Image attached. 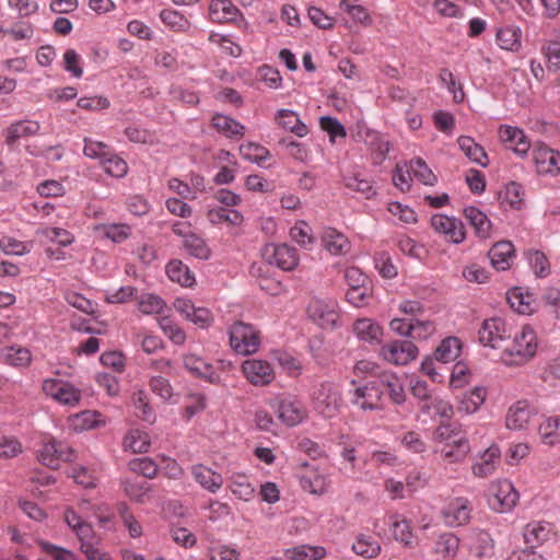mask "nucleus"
Segmentation results:
<instances>
[{
  "label": "nucleus",
  "instance_id": "nucleus-31",
  "mask_svg": "<svg viewBox=\"0 0 560 560\" xmlns=\"http://www.w3.org/2000/svg\"><path fill=\"white\" fill-rule=\"evenodd\" d=\"M358 137L362 139L365 144L378 155L380 160H384L389 152L390 144L384 140L382 136L374 130L364 129L358 132Z\"/></svg>",
  "mask_w": 560,
  "mask_h": 560
},
{
  "label": "nucleus",
  "instance_id": "nucleus-57",
  "mask_svg": "<svg viewBox=\"0 0 560 560\" xmlns=\"http://www.w3.org/2000/svg\"><path fill=\"white\" fill-rule=\"evenodd\" d=\"M230 489L234 495L244 501L250 500L255 491L245 476H236L233 478Z\"/></svg>",
  "mask_w": 560,
  "mask_h": 560
},
{
  "label": "nucleus",
  "instance_id": "nucleus-51",
  "mask_svg": "<svg viewBox=\"0 0 560 560\" xmlns=\"http://www.w3.org/2000/svg\"><path fill=\"white\" fill-rule=\"evenodd\" d=\"M527 259L537 277L545 278L549 275L550 266L544 253L539 250H529L527 253Z\"/></svg>",
  "mask_w": 560,
  "mask_h": 560
},
{
  "label": "nucleus",
  "instance_id": "nucleus-12",
  "mask_svg": "<svg viewBox=\"0 0 560 560\" xmlns=\"http://www.w3.org/2000/svg\"><path fill=\"white\" fill-rule=\"evenodd\" d=\"M431 226L439 233L445 234L452 243L459 244L465 240L466 232L462 221L444 214H434Z\"/></svg>",
  "mask_w": 560,
  "mask_h": 560
},
{
  "label": "nucleus",
  "instance_id": "nucleus-11",
  "mask_svg": "<svg viewBox=\"0 0 560 560\" xmlns=\"http://www.w3.org/2000/svg\"><path fill=\"white\" fill-rule=\"evenodd\" d=\"M43 390L62 405L74 406L80 401L81 394L73 385L61 380H46Z\"/></svg>",
  "mask_w": 560,
  "mask_h": 560
},
{
  "label": "nucleus",
  "instance_id": "nucleus-1",
  "mask_svg": "<svg viewBox=\"0 0 560 560\" xmlns=\"http://www.w3.org/2000/svg\"><path fill=\"white\" fill-rule=\"evenodd\" d=\"M537 349L536 334L529 326H524L514 336L513 341L503 349L502 359L508 365H522L532 359Z\"/></svg>",
  "mask_w": 560,
  "mask_h": 560
},
{
  "label": "nucleus",
  "instance_id": "nucleus-28",
  "mask_svg": "<svg viewBox=\"0 0 560 560\" xmlns=\"http://www.w3.org/2000/svg\"><path fill=\"white\" fill-rule=\"evenodd\" d=\"M322 238L325 248L332 255L346 254L349 250L350 244L348 238L332 228L326 229Z\"/></svg>",
  "mask_w": 560,
  "mask_h": 560
},
{
  "label": "nucleus",
  "instance_id": "nucleus-3",
  "mask_svg": "<svg viewBox=\"0 0 560 560\" xmlns=\"http://www.w3.org/2000/svg\"><path fill=\"white\" fill-rule=\"evenodd\" d=\"M520 499L517 490L509 480H500L492 483L488 503L490 508L499 513L510 512Z\"/></svg>",
  "mask_w": 560,
  "mask_h": 560
},
{
  "label": "nucleus",
  "instance_id": "nucleus-39",
  "mask_svg": "<svg viewBox=\"0 0 560 560\" xmlns=\"http://www.w3.org/2000/svg\"><path fill=\"white\" fill-rule=\"evenodd\" d=\"M459 548V538L453 533H444L435 541V553L442 558H454Z\"/></svg>",
  "mask_w": 560,
  "mask_h": 560
},
{
  "label": "nucleus",
  "instance_id": "nucleus-17",
  "mask_svg": "<svg viewBox=\"0 0 560 560\" xmlns=\"http://www.w3.org/2000/svg\"><path fill=\"white\" fill-rule=\"evenodd\" d=\"M534 413L527 400H518L508 411L506 427L511 430H523Z\"/></svg>",
  "mask_w": 560,
  "mask_h": 560
},
{
  "label": "nucleus",
  "instance_id": "nucleus-30",
  "mask_svg": "<svg viewBox=\"0 0 560 560\" xmlns=\"http://www.w3.org/2000/svg\"><path fill=\"white\" fill-rule=\"evenodd\" d=\"M279 125L290 130L298 137H305L308 133L307 126L300 119L299 115L290 109H279L278 115Z\"/></svg>",
  "mask_w": 560,
  "mask_h": 560
},
{
  "label": "nucleus",
  "instance_id": "nucleus-9",
  "mask_svg": "<svg viewBox=\"0 0 560 560\" xmlns=\"http://www.w3.org/2000/svg\"><path fill=\"white\" fill-rule=\"evenodd\" d=\"M271 407L277 410L278 418L289 427L299 424L305 416L301 401L290 396L276 398Z\"/></svg>",
  "mask_w": 560,
  "mask_h": 560
},
{
  "label": "nucleus",
  "instance_id": "nucleus-27",
  "mask_svg": "<svg viewBox=\"0 0 560 560\" xmlns=\"http://www.w3.org/2000/svg\"><path fill=\"white\" fill-rule=\"evenodd\" d=\"M40 126L34 120H19L10 125L7 129L5 143L13 145L19 139L36 135Z\"/></svg>",
  "mask_w": 560,
  "mask_h": 560
},
{
  "label": "nucleus",
  "instance_id": "nucleus-25",
  "mask_svg": "<svg viewBox=\"0 0 560 560\" xmlns=\"http://www.w3.org/2000/svg\"><path fill=\"white\" fill-rule=\"evenodd\" d=\"M469 550L475 557L481 559L489 557L493 550V540L486 530H474L468 537Z\"/></svg>",
  "mask_w": 560,
  "mask_h": 560
},
{
  "label": "nucleus",
  "instance_id": "nucleus-32",
  "mask_svg": "<svg viewBox=\"0 0 560 560\" xmlns=\"http://www.w3.org/2000/svg\"><path fill=\"white\" fill-rule=\"evenodd\" d=\"M462 350L460 340L456 337H447L435 349L433 357L434 360L447 363L457 359Z\"/></svg>",
  "mask_w": 560,
  "mask_h": 560
},
{
  "label": "nucleus",
  "instance_id": "nucleus-18",
  "mask_svg": "<svg viewBox=\"0 0 560 560\" xmlns=\"http://www.w3.org/2000/svg\"><path fill=\"white\" fill-rule=\"evenodd\" d=\"M538 173L558 174L560 172V152L541 147L534 153Z\"/></svg>",
  "mask_w": 560,
  "mask_h": 560
},
{
  "label": "nucleus",
  "instance_id": "nucleus-15",
  "mask_svg": "<svg viewBox=\"0 0 560 560\" xmlns=\"http://www.w3.org/2000/svg\"><path fill=\"white\" fill-rule=\"evenodd\" d=\"M488 256L494 269L505 271L515 256L514 245L510 241H500L490 248Z\"/></svg>",
  "mask_w": 560,
  "mask_h": 560
},
{
  "label": "nucleus",
  "instance_id": "nucleus-53",
  "mask_svg": "<svg viewBox=\"0 0 560 560\" xmlns=\"http://www.w3.org/2000/svg\"><path fill=\"white\" fill-rule=\"evenodd\" d=\"M374 265L383 278L393 279L397 276V268L393 264L389 254L386 252L375 254Z\"/></svg>",
  "mask_w": 560,
  "mask_h": 560
},
{
  "label": "nucleus",
  "instance_id": "nucleus-36",
  "mask_svg": "<svg viewBox=\"0 0 560 560\" xmlns=\"http://www.w3.org/2000/svg\"><path fill=\"white\" fill-rule=\"evenodd\" d=\"M168 278L178 282L183 287H191L195 282V277L189 268L179 260L170 261L166 267Z\"/></svg>",
  "mask_w": 560,
  "mask_h": 560
},
{
  "label": "nucleus",
  "instance_id": "nucleus-10",
  "mask_svg": "<svg viewBox=\"0 0 560 560\" xmlns=\"http://www.w3.org/2000/svg\"><path fill=\"white\" fill-rule=\"evenodd\" d=\"M307 314L317 325L325 329L335 328L339 317L334 301L325 302L318 299H314L308 303Z\"/></svg>",
  "mask_w": 560,
  "mask_h": 560
},
{
  "label": "nucleus",
  "instance_id": "nucleus-44",
  "mask_svg": "<svg viewBox=\"0 0 560 560\" xmlns=\"http://www.w3.org/2000/svg\"><path fill=\"white\" fill-rule=\"evenodd\" d=\"M390 527L393 532V537L402 542L405 546H411V525L410 522L406 518H399L398 515H394L390 517Z\"/></svg>",
  "mask_w": 560,
  "mask_h": 560
},
{
  "label": "nucleus",
  "instance_id": "nucleus-54",
  "mask_svg": "<svg viewBox=\"0 0 560 560\" xmlns=\"http://www.w3.org/2000/svg\"><path fill=\"white\" fill-rule=\"evenodd\" d=\"M130 470L152 479L158 474V465L149 457L135 458L129 462Z\"/></svg>",
  "mask_w": 560,
  "mask_h": 560
},
{
  "label": "nucleus",
  "instance_id": "nucleus-63",
  "mask_svg": "<svg viewBox=\"0 0 560 560\" xmlns=\"http://www.w3.org/2000/svg\"><path fill=\"white\" fill-rule=\"evenodd\" d=\"M126 448L132 451V453H145L149 450V442L147 436L141 435L139 431L130 432L124 441Z\"/></svg>",
  "mask_w": 560,
  "mask_h": 560
},
{
  "label": "nucleus",
  "instance_id": "nucleus-38",
  "mask_svg": "<svg viewBox=\"0 0 560 560\" xmlns=\"http://www.w3.org/2000/svg\"><path fill=\"white\" fill-rule=\"evenodd\" d=\"M212 126L226 137L243 136L245 129L238 121L222 114L212 117Z\"/></svg>",
  "mask_w": 560,
  "mask_h": 560
},
{
  "label": "nucleus",
  "instance_id": "nucleus-37",
  "mask_svg": "<svg viewBox=\"0 0 560 560\" xmlns=\"http://www.w3.org/2000/svg\"><path fill=\"white\" fill-rule=\"evenodd\" d=\"M1 355L5 363L15 368L27 366L32 360L30 350L23 347H7L2 349Z\"/></svg>",
  "mask_w": 560,
  "mask_h": 560
},
{
  "label": "nucleus",
  "instance_id": "nucleus-23",
  "mask_svg": "<svg viewBox=\"0 0 560 560\" xmlns=\"http://www.w3.org/2000/svg\"><path fill=\"white\" fill-rule=\"evenodd\" d=\"M500 455L501 453L498 446L492 445L487 448L481 455L480 462L474 464L472 474L480 478H486L492 475L499 463Z\"/></svg>",
  "mask_w": 560,
  "mask_h": 560
},
{
  "label": "nucleus",
  "instance_id": "nucleus-48",
  "mask_svg": "<svg viewBox=\"0 0 560 560\" xmlns=\"http://www.w3.org/2000/svg\"><path fill=\"white\" fill-rule=\"evenodd\" d=\"M409 168L413 176L424 185L433 186L438 180L436 176L421 158L412 159Z\"/></svg>",
  "mask_w": 560,
  "mask_h": 560
},
{
  "label": "nucleus",
  "instance_id": "nucleus-14",
  "mask_svg": "<svg viewBox=\"0 0 560 560\" xmlns=\"http://www.w3.org/2000/svg\"><path fill=\"white\" fill-rule=\"evenodd\" d=\"M246 378L256 386H265L272 382L275 374L272 366L267 361L248 360L243 364Z\"/></svg>",
  "mask_w": 560,
  "mask_h": 560
},
{
  "label": "nucleus",
  "instance_id": "nucleus-34",
  "mask_svg": "<svg viewBox=\"0 0 560 560\" xmlns=\"http://www.w3.org/2000/svg\"><path fill=\"white\" fill-rule=\"evenodd\" d=\"M381 545L372 536L360 534L352 545V550L365 559L376 558L381 552Z\"/></svg>",
  "mask_w": 560,
  "mask_h": 560
},
{
  "label": "nucleus",
  "instance_id": "nucleus-41",
  "mask_svg": "<svg viewBox=\"0 0 560 560\" xmlns=\"http://www.w3.org/2000/svg\"><path fill=\"white\" fill-rule=\"evenodd\" d=\"M539 434L548 445L560 443V416L550 417L540 423Z\"/></svg>",
  "mask_w": 560,
  "mask_h": 560
},
{
  "label": "nucleus",
  "instance_id": "nucleus-43",
  "mask_svg": "<svg viewBox=\"0 0 560 560\" xmlns=\"http://www.w3.org/2000/svg\"><path fill=\"white\" fill-rule=\"evenodd\" d=\"M486 398V389L476 387L462 398L458 410L465 413H474L482 405Z\"/></svg>",
  "mask_w": 560,
  "mask_h": 560
},
{
  "label": "nucleus",
  "instance_id": "nucleus-29",
  "mask_svg": "<svg viewBox=\"0 0 560 560\" xmlns=\"http://www.w3.org/2000/svg\"><path fill=\"white\" fill-rule=\"evenodd\" d=\"M460 150L472 162L482 167L488 165V156L485 149L475 142V140L467 136H460L457 140Z\"/></svg>",
  "mask_w": 560,
  "mask_h": 560
},
{
  "label": "nucleus",
  "instance_id": "nucleus-5",
  "mask_svg": "<svg viewBox=\"0 0 560 560\" xmlns=\"http://www.w3.org/2000/svg\"><path fill=\"white\" fill-rule=\"evenodd\" d=\"M353 396L352 402L362 410H381L383 408V389L380 387L376 376L363 386L357 387Z\"/></svg>",
  "mask_w": 560,
  "mask_h": 560
},
{
  "label": "nucleus",
  "instance_id": "nucleus-4",
  "mask_svg": "<svg viewBox=\"0 0 560 560\" xmlns=\"http://www.w3.org/2000/svg\"><path fill=\"white\" fill-rule=\"evenodd\" d=\"M230 345L241 354H252L258 350L259 339L253 326L242 322L234 323L230 330Z\"/></svg>",
  "mask_w": 560,
  "mask_h": 560
},
{
  "label": "nucleus",
  "instance_id": "nucleus-22",
  "mask_svg": "<svg viewBox=\"0 0 560 560\" xmlns=\"http://www.w3.org/2000/svg\"><path fill=\"white\" fill-rule=\"evenodd\" d=\"M209 14L213 22H234L240 15V10L231 0H212L209 7Z\"/></svg>",
  "mask_w": 560,
  "mask_h": 560
},
{
  "label": "nucleus",
  "instance_id": "nucleus-46",
  "mask_svg": "<svg viewBox=\"0 0 560 560\" xmlns=\"http://www.w3.org/2000/svg\"><path fill=\"white\" fill-rule=\"evenodd\" d=\"M324 556L325 549L323 547L302 545L287 550V557L290 560H318Z\"/></svg>",
  "mask_w": 560,
  "mask_h": 560
},
{
  "label": "nucleus",
  "instance_id": "nucleus-35",
  "mask_svg": "<svg viewBox=\"0 0 560 560\" xmlns=\"http://www.w3.org/2000/svg\"><path fill=\"white\" fill-rule=\"evenodd\" d=\"M353 329L359 339L368 342L378 341L382 336V328L370 318L358 319Z\"/></svg>",
  "mask_w": 560,
  "mask_h": 560
},
{
  "label": "nucleus",
  "instance_id": "nucleus-8",
  "mask_svg": "<svg viewBox=\"0 0 560 560\" xmlns=\"http://www.w3.org/2000/svg\"><path fill=\"white\" fill-rule=\"evenodd\" d=\"M478 334L479 341L491 348H500L501 342L511 336L504 319L500 317L485 319Z\"/></svg>",
  "mask_w": 560,
  "mask_h": 560
},
{
  "label": "nucleus",
  "instance_id": "nucleus-16",
  "mask_svg": "<svg viewBox=\"0 0 560 560\" xmlns=\"http://www.w3.org/2000/svg\"><path fill=\"white\" fill-rule=\"evenodd\" d=\"M184 366L195 377L202 378L211 384H218L220 381V376L214 372L213 366L195 354L184 357Z\"/></svg>",
  "mask_w": 560,
  "mask_h": 560
},
{
  "label": "nucleus",
  "instance_id": "nucleus-21",
  "mask_svg": "<svg viewBox=\"0 0 560 560\" xmlns=\"http://www.w3.org/2000/svg\"><path fill=\"white\" fill-rule=\"evenodd\" d=\"M470 452V445L465 436L447 442L441 448L440 453L447 463H462Z\"/></svg>",
  "mask_w": 560,
  "mask_h": 560
},
{
  "label": "nucleus",
  "instance_id": "nucleus-7",
  "mask_svg": "<svg viewBox=\"0 0 560 560\" xmlns=\"http://www.w3.org/2000/svg\"><path fill=\"white\" fill-rule=\"evenodd\" d=\"M264 257L270 265H276L284 271L293 270L299 264L298 252L287 244H269L264 249Z\"/></svg>",
  "mask_w": 560,
  "mask_h": 560
},
{
  "label": "nucleus",
  "instance_id": "nucleus-42",
  "mask_svg": "<svg viewBox=\"0 0 560 560\" xmlns=\"http://www.w3.org/2000/svg\"><path fill=\"white\" fill-rule=\"evenodd\" d=\"M207 218L212 224L228 222L232 225H240L243 222V215L237 210L223 207L209 210Z\"/></svg>",
  "mask_w": 560,
  "mask_h": 560
},
{
  "label": "nucleus",
  "instance_id": "nucleus-60",
  "mask_svg": "<svg viewBox=\"0 0 560 560\" xmlns=\"http://www.w3.org/2000/svg\"><path fill=\"white\" fill-rule=\"evenodd\" d=\"M38 458L43 465L51 469H57L59 467L60 462L58 457V451L56 448V440H52L43 445L42 450L39 451Z\"/></svg>",
  "mask_w": 560,
  "mask_h": 560
},
{
  "label": "nucleus",
  "instance_id": "nucleus-33",
  "mask_svg": "<svg viewBox=\"0 0 560 560\" xmlns=\"http://www.w3.org/2000/svg\"><path fill=\"white\" fill-rule=\"evenodd\" d=\"M495 39L500 48L517 51L521 47V30L516 26H504L498 30Z\"/></svg>",
  "mask_w": 560,
  "mask_h": 560
},
{
  "label": "nucleus",
  "instance_id": "nucleus-2",
  "mask_svg": "<svg viewBox=\"0 0 560 560\" xmlns=\"http://www.w3.org/2000/svg\"><path fill=\"white\" fill-rule=\"evenodd\" d=\"M342 399L337 386L330 382L322 383L313 394L315 410L326 419L334 418L341 406Z\"/></svg>",
  "mask_w": 560,
  "mask_h": 560
},
{
  "label": "nucleus",
  "instance_id": "nucleus-64",
  "mask_svg": "<svg viewBox=\"0 0 560 560\" xmlns=\"http://www.w3.org/2000/svg\"><path fill=\"white\" fill-rule=\"evenodd\" d=\"M546 306H549V312L560 319V290L557 288H548L541 295Z\"/></svg>",
  "mask_w": 560,
  "mask_h": 560
},
{
  "label": "nucleus",
  "instance_id": "nucleus-62",
  "mask_svg": "<svg viewBox=\"0 0 560 560\" xmlns=\"http://www.w3.org/2000/svg\"><path fill=\"white\" fill-rule=\"evenodd\" d=\"M151 490V486L145 482H137V481H126L125 482V491L127 495L137 501L142 503L144 501V497L147 493Z\"/></svg>",
  "mask_w": 560,
  "mask_h": 560
},
{
  "label": "nucleus",
  "instance_id": "nucleus-40",
  "mask_svg": "<svg viewBox=\"0 0 560 560\" xmlns=\"http://www.w3.org/2000/svg\"><path fill=\"white\" fill-rule=\"evenodd\" d=\"M132 404L135 406V409L137 410V417L150 423H153L155 421V412L150 406L148 394L144 390L139 389L133 393Z\"/></svg>",
  "mask_w": 560,
  "mask_h": 560
},
{
  "label": "nucleus",
  "instance_id": "nucleus-52",
  "mask_svg": "<svg viewBox=\"0 0 560 560\" xmlns=\"http://www.w3.org/2000/svg\"><path fill=\"white\" fill-rule=\"evenodd\" d=\"M165 306L164 301L154 294L144 293L138 300V308L143 314H158Z\"/></svg>",
  "mask_w": 560,
  "mask_h": 560
},
{
  "label": "nucleus",
  "instance_id": "nucleus-47",
  "mask_svg": "<svg viewBox=\"0 0 560 560\" xmlns=\"http://www.w3.org/2000/svg\"><path fill=\"white\" fill-rule=\"evenodd\" d=\"M240 153L243 159L262 165V163L270 156V152L262 145L256 143L242 144Z\"/></svg>",
  "mask_w": 560,
  "mask_h": 560
},
{
  "label": "nucleus",
  "instance_id": "nucleus-56",
  "mask_svg": "<svg viewBox=\"0 0 560 560\" xmlns=\"http://www.w3.org/2000/svg\"><path fill=\"white\" fill-rule=\"evenodd\" d=\"M343 183L347 188L352 191L362 194L366 199L371 198L375 194V190L370 180L359 178L358 175L345 176Z\"/></svg>",
  "mask_w": 560,
  "mask_h": 560
},
{
  "label": "nucleus",
  "instance_id": "nucleus-45",
  "mask_svg": "<svg viewBox=\"0 0 560 560\" xmlns=\"http://www.w3.org/2000/svg\"><path fill=\"white\" fill-rule=\"evenodd\" d=\"M185 249L194 257L199 259H208L210 257V248L205 240L195 233H190L184 240Z\"/></svg>",
  "mask_w": 560,
  "mask_h": 560
},
{
  "label": "nucleus",
  "instance_id": "nucleus-24",
  "mask_svg": "<svg viewBox=\"0 0 560 560\" xmlns=\"http://www.w3.org/2000/svg\"><path fill=\"white\" fill-rule=\"evenodd\" d=\"M191 474L194 479L210 492H217L223 485L222 476L203 465L194 466Z\"/></svg>",
  "mask_w": 560,
  "mask_h": 560
},
{
  "label": "nucleus",
  "instance_id": "nucleus-61",
  "mask_svg": "<svg viewBox=\"0 0 560 560\" xmlns=\"http://www.w3.org/2000/svg\"><path fill=\"white\" fill-rule=\"evenodd\" d=\"M83 153L91 159H100L101 162L109 154V148L104 142L84 139Z\"/></svg>",
  "mask_w": 560,
  "mask_h": 560
},
{
  "label": "nucleus",
  "instance_id": "nucleus-19",
  "mask_svg": "<svg viewBox=\"0 0 560 560\" xmlns=\"http://www.w3.org/2000/svg\"><path fill=\"white\" fill-rule=\"evenodd\" d=\"M380 387L387 390L390 400L396 405H401L406 400L404 386L397 375L392 372L383 371L376 375Z\"/></svg>",
  "mask_w": 560,
  "mask_h": 560
},
{
  "label": "nucleus",
  "instance_id": "nucleus-26",
  "mask_svg": "<svg viewBox=\"0 0 560 560\" xmlns=\"http://www.w3.org/2000/svg\"><path fill=\"white\" fill-rule=\"evenodd\" d=\"M464 217L479 237L487 238L490 236L491 221L486 213L477 207L469 206L464 209Z\"/></svg>",
  "mask_w": 560,
  "mask_h": 560
},
{
  "label": "nucleus",
  "instance_id": "nucleus-20",
  "mask_svg": "<svg viewBox=\"0 0 560 560\" xmlns=\"http://www.w3.org/2000/svg\"><path fill=\"white\" fill-rule=\"evenodd\" d=\"M523 536L528 547L535 549L550 539L552 536V528L548 523H529L525 526Z\"/></svg>",
  "mask_w": 560,
  "mask_h": 560
},
{
  "label": "nucleus",
  "instance_id": "nucleus-13",
  "mask_svg": "<svg viewBox=\"0 0 560 560\" xmlns=\"http://www.w3.org/2000/svg\"><path fill=\"white\" fill-rule=\"evenodd\" d=\"M470 512L471 508L468 500L464 498H456L442 510V516L447 526L456 527L468 523L470 520Z\"/></svg>",
  "mask_w": 560,
  "mask_h": 560
},
{
  "label": "nucleus",
  "instance_id": "nucleus-58",
  "mask_svg": "<svg viewBox=\"0 0 560 560\" xmlns=\"http://www.w3.org/2000/svg\"><path fill=\"white\" fill-rule=\"evenodd\" d=\"M160 18L163 23L175 31H185L189 26L188 20L175 10L164 9L161 11Z\"/></svg>",
  "mask_w": 560,
  "mask_h": 560
},
{
  "label": "nucleus",
  "instance_id": "nucleus-6",
  "mask_svg": "<svg viewBox=\"0 0 560 560\" xmlns=\"http://www.w3.org/2000/svg\"><path fill=\"white\" fill-rule=\"evenodd\" d=\"M381 355L389 363L405 365L418 355V348L410 340H394L384 345Z\"/></svg>",
  "mask_w": 560,
  "mask_h": 560
},
{
  "label": "nucleus",
  "instance_id": "nucleus-49",
  "mask_svg": "<svg viewBox=\"0 0 560 560\" xmlns=\"http://www.w3.org/2000/svg\"><path fill=\"white\" fill-rule=\"evenodd\" d=\"M439 78L441 82L446 85L448 92L453 94L454 102L462 103L465 98V93L462 84L456 81L452 71L447 68H443L440 71Z\"/></svg>",
  "mask_w": 560,
  "mask_h": 560
},
{
  "label": "nucleus",
  "instance_id": "nucleus-50",
  "mask_svg": "<svg viewBox=\"0 0 560 560\" xmlns=\"http://www.w3.org/2000/svg\"><path fill=\"white\" fill-rule=\"evenodd\" d=\"M95 230L102 232L105 237L115 243H121L130 234V228L126 224H102L96 226Z\"/></svg>",
  "mask_w": 560,
  "mask_h": 560
},
{
  "label": "nucleus",
  "instance_id": "nucleus-55",
  "mask_svg": "<svg viewBox=\"0 0 560 560\" xmlns=\"http://www.w3.org/2000/svg\"><path fill=\"white\" fill-rule=\"evenodd\" d=\"M102 165L104 171L114 177H122L127 174L128 165L127 163L119 156L109 154L102 161Z\"/></svg>",
  "mask_w": 560,
  "mask_h": 560
},
{
  "label": "nucleus",
  "instance_id": "nucleus-59",
  "mask_svg": "<svg viewBox=\"0 0 560 560\" xmlns=\"http://www.w3.org/2000/svg\"><path fill=\"white\" fill-rule=\"evenodd\" d=\"M320 128L326 131L334 142L336 138H345L347 136L343 125L336 118L330 116H323L319 120Z\"/></svg>",
  "mask_w": 560,
  "mask_h": 560
}]
</instances>
